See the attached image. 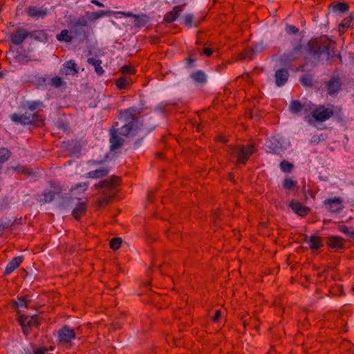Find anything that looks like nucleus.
<instances>
[{"label":"nucleus","mask_w":354,"mask_h":354,"mask_svg":"<svg viewBox=\"0 0 354 354\" xmlns=\"http://www.w3.org/2000/svg\"><path fill=\"white\" fill-rule=\"evenodd\" d=\"M305 59L315 65L326 62L332 64L339 59L341 64L342 56L336 48V42L327 35L312 38L304 47Z\"/></svg>","instance_id":"f257e3e1"},{"label":"nucleus","mask_w":354,"mask_h":354,"mask_svg":"<svg viewBox=\"0 0 354 354\" xmlns=\"http://www.w3.org/2000/svg\"><path fill=\"white\" fill-rule=\"evenodd\" d=\"M142 110L136 107L121 110L118 115V119L124 124L120 128H112L110 133V150L115 151L121 148L124 145V139L119 135L124 136H135L142 126L140 119L138 117Z\"/></svg>","instance_id":"f03ea898"},{"label":"nucleus","mask_w":354,"mask_h":354,"mask_svg":"<svg viewBox=\"0 0 354 354\" xmlns=\"http://www.w3.org/2000/svg\"><path fill=\"white\" fill-rule=\"evenodd\" d=\"M28 111L24 113H15L10 115V118L12 122L22 125H32L37 127L44 125V119L41 115L38 112L30 113Z\"/></svg>","instance_id":"7ed1b4c3"},{"label":"nucleus","mask_w":354,"mask_h":354,"mask_svg":"<svg viewBox=\"0 0 354 354\" xmlns=\"http://www.w3.org/2000/svg\"><path fill=\"white\" fill-rule=\"evenodd\" d=\"M256 151L254 145H236L229 147L228 153L236 158V163L245 165L250 157Z\"/></svg>","instance_id":"20e7f679"},{"label":"nucleus","mask_w":354,"mask_h":354,"mask_svg":"<svg viewBox=\"0 0 354 354\" xmlns=\"http://www.w3.org/2000/svg\"><path fill=\"white\" fill-rule=\"evenodd\" d=\"M17 320L26 336L28 335L33 328H39L41 324V320L38 315L28 316L17 313Z\"/></svg>","instance_id":"39448f33"},{"label":"nucleus","mask_w":354,"mask_h":354,"mask_svg":"<svg viewBox=\"0 0 354 354\" xmlns=\"http://www.w3.org/2000/svg\"><path fill=\"white\" fill-rule=\"evenodd\" d=\"M77 334L73 328L64 326L57 331V342L59 345L65 348H71L73 341L76 339Z\"/></svg>","instance_id":"423d86ee"},{"label":"nucleus","mask_w":354,"mask_h":354,"mask_svg":"<svg viewBox=\"0 0 354 354\" xmlns=\"http://www.w3.org/2000/svg\"><path fill=\"white\" fill-rule=\"evenodd\" d=\"M301 52L302 46L301 44H298L290 51L283 53L280 57V61L285 65L290 64L297 60L301 57Z\"/></svg>","instance_id":"0eeeda50"},{"label":"nucleus","mask_w":354,"mask_h":354,"mask_svg":"<svg viewBox=\"0 0 354 354\" xmlns=\"http://www.w3.org/2000/svg\"><path fill=\"white\" fill-rule=\"evenodd\" d=\"M28 37V31L23 27L17 28L9 34L8 38L14 45L21 44Z\"/></svg>","instance_id":"6e6552de"},{"label":"nucleus","mask_w":354,"mask_h":354,"mask_svg":"<svg viewBox=\"0 0 354 354\" xmlns=\"http://www.w3.org/2000/svg\"><path fill=\"white\" fill-rule=\"evenodd\" d=\"M343 199L341 197L326 198L324 201L323 205L327 211L331 213H338L343 208Z\"/></svg>","instance_id":"1a4fd4ad"},{"label":"nucleus","mask_w":354,"mask_h":354,"mask_svg":"<svg viewBox=\"0 0 354 354\" xmlns=\"http://www.w3.org/2000/svg\"><path fill=\"white\" fill-rule=\"evenodd\" d=\"M115 14L121 15L124 17H131L133 19V24L135 26L140 28L145 26L148 22L149 18L146 15H134L130 12H116Z\"/></svg>","instance_id":"9d476101"},{"label":"nucleus","mask_w":354,"mask_h":354,"mask_svg":"<svg viewBox=\"0 0 354 354\" xmlns=\"http://www.w3.org/2000/svg\"><path fill=\"white\" fill-rule=\"evenodd\" d=\"M333 115V111L324 106L315 109L312 112L313 118L317 122H324Z\"/></svg>","instance_id":"9b49d317"},{"label":"nucleus","mask_w":354,"mask_h":354,"mask_svg":"<svg viewBox=\"0 0 354 354\" xmlns=\"http://www.w3.org/2000/svg\"><path fill=\"white\" fill-rule=\"evenodd\" d=\"M28 17L35 20L44 19L48 13V10L43 7L29 6L26 9Z\"/></svg>","instance_id":"f8f14e48"},{"label":"nucleus","mask_w":354,"mask_h":354,"mask_svg":"<svg viewBox=\"0 0 354 354\" xmlns=\"http://www.w3.org/2000/svg\"><path fill=\"white\" fill-rule=\"evenodd\" d=\"M342 82L338 77H333L327 83L328 93L330 96L336 95L341 89Z\"/></svg>","instance_id":"ddd939ff"},{"label":"nucleus","mask_w":354,"mask_h":354,"mask_svg":"<svg viewBox=\"0 0 354 354\" xmlns=\"http://www.w3.org/2000/svg\"><path fill=\"white\" fill-rule=\"evenodd\" d=\"M120 178L117 176H113L110 180L106 179L100 181L95 185L96 189H106L107 190H112L114 189L115 185L119 182Z\"/></svg>","instance_id":"4468645a"},{"label":"nucleus","mask_w":354,"mask_h":354,"mask_svg":"<svg viewBox=\"0 0 354 354\" xmlns=\"http://www.w3.org/2000/svg\"><path fill=\"white\" fill-rule=\"evenodd\" d=\"M289 72L286 68H280L275 72L274 81L277 86H283L288 80Z\"/></svg>","instance_id":"2eb2a0df"},{"label":"nucleus","mask_w":354,"mask_h":354,"mask_svg":"<svg viewBox=\"0 0 354 354\" xmlns=\"http://www.w3.org/2000/svg\"><path fill=\"white\" fill-rule=\"evenodd\" d=\"M289 206L292 211L300 216H306L310 211V208L303 205L300 202L292 200Z\"/></svg>","instance_id":"dca6fc26"},{"label":"nucleus","mask_w":354,"mask_h":354,"mask_svg":"<svg viewBox=\"0 0 354 354\" xmlns=\"http://www.w3.org/2000/svg\"><path fill=\"white\" fill-rule=\"evenodd\" d=\"M61 73L68 75H77L79 73L77 65L73 59L66 61L63 64V68L61 69Z\"/></svg>","instance_id":"f3484780"},{"label":"nucleus","mask_w":354,"mask_h":354,"mask_svg":"<svg viewBox=\"0 0 354 354\" xmlns=\"http://www.w3.org/2000/svg\"><path fill=\"white\" fill-rule=\"evenodd\" d=\"M326 244L330 248L342 250L344 248V240L339 236H330L328 237Z\"/></svg>","instance_id":"a211bd4d"},{"label":"nucleus","mask_w":354,"mask_h":354,"mask_svg":"<svg viewBox=\"0 0 354 354\" xmlns=\"http://www.w3.org/2000/svg\"><path fill=\"white\" fill-rule=\"evenodd\" d=\"M24 258L22 256L13 258L7 265L4 271V275H9L14 272L23 262Z\"/></svg>","instance_id":"6ab92c4d"},{"label":"nucleus","mask_w":354,"mask_h":354,"mask_svg":"<svg viewBox=\"0 0 354 354\" xmlns=\"http://www.w3.org/2000/svg\"><path fill=\"white\" fill-rule=\"evenodd\" d=\"M311 107L308 104H302L299 100H292L289 106V111L292 114H297L302 110L308 111Z\"/></svg>","instance_id":"aec40b11"},{"label":"nucleus","mask_w":354,"mask_h":354,"mask_svg":"<svg viewBox=\"0 0 354 354\" xmlns=\"http://www.w3.org/2000/svg\"><path fill=\"white\" fill-rule=\"evenodd\" d=\"M183 5L176 6L173 8L172 10L167 12L164 17V21L167 23H171L174 21L176 18L183 12Z\"/></svg>","instance_id":"412c9836"},{"label":"nucleus","mask_w":354,"mask_h":354,"mask_svg":"<svg viewBox=\"0 0 354 354\" xmlns=\"http://www.w3.org/2000/svg\"><path fill=\"white\" fill-rule=\"evenodd\" d=\"M330 11L334 13H345L348 11L349 6L344 2H333L328 6Z\"/></svg>","instance_id":"4be33fe9"},{"label":"nucleus","mask_w":354,"mask_h":354,"mask_svg":"<svg viewBox=\"0 0 354 354\" xmlns=\"http://www.w3.org/2000/svg\"><path fill=\"white\" fill-rule=\"evenodd\" d=\"M189 77L192 80L197 84L203 85L207 82L205 73L201 70L192 72Z\"/></svg>","instance_id":"5701e85b"},{"label":"nucleus","mask_w":354,"mask_h":354,"mask_svg":"<svg viewBox=\"0 0 354 354\" xmlns=\"http://www.w3.org/2000/svg\"><path fill=\"white\" fill-rule=\"evenodd\" d=\"M87 210V205L85 202L79 203L74 208L72 215L75 220H80L83 216L85 215Z\"/></svg>","instance_id":"b1692460"},{"label":"nucleus","mask_w":354,"mask_h":354,"mask_svg":"<svg viewBox=\"0 0 354 354\" xmlns=\"http://www.w3.org/2000/svg\"><path fill=\"white\" fill-rule=\"evenodd\" d=\"M28 37H30L33 38L35 41L45 43L48 41V35L43 30L28 32Z\"/></svg>","instance_id":"393cba45"},{"label":"nucleus","mask_w":354,"mask_h":354,"mask_svg":"<svg viewBox=\"0 0 354 354\" xmlns=\"http://www.w3.org/2000/svg\"><path fill=\"white\" fill-rule=\"evenodd\" d=\"M109 172V169L106 167L102 168L100 169H95L88 172L86 174V177L89 178H100L106 176Z\"/></svg>","instance_id":"a878e982"},{"label":"nucleus","mask_w":354,"mask_h":354,"mask_svg":"<svg viewBox=\"0 0 354 354\" xmlns=\"http://www.w3.org/2000/svg\"><path fill=\"white\" fill-rule=\"evenodd\" d=\"M44 107V103L41 101H30L24 105V108L31 112L41 111Z\"/></svg>","instance_id":"bb28decb"},{"label":"nucleus","mask_w":354,"mask_h":354,"mask_svg":"<svg viewBox=\"0 0 354 354\" xmlns=\"http://www.w3.org/2000/svg\"><path fill=\"white\" fill-rule=\"evenodd\" d=\"M306 241L309 243V247L312 250H318L323 246L322 238L317 236H311L309 239Z\"/></svg>","instance_id":"cd10ccee"},{"label":"nucleus","mask_w":354,"mask_h":354,"mask_svg":"<svg viewBox=\"0 0 354 354\" xmlns=\"http://www.w3.org/2000/svg\"><path fill=\"white\" fill-rule=\"evenodd\" d=\"M112 14L115 15V12H113L110 10H109V11L100 10L98 12H90V13L88 12L86 14V16L91 21H94L104 16H106V15L110 16Z\"/></svg>","instance_id":"c85d7f7f"},{"label":"nucleus","mask_w":354,"mask_h":354,"mask_svg":"<svg viewBox=\"0 0 354 354\" xmlns=\"http://www.w3.org/2000/svg\"><path fill=\"white\" fill-rule=\"evenodd\" d=\"M131 84V78L127 76H123L115 80V85L119 89H127Z\"/></svg>","instance_id":"c756f323"},{"label":"nucleus","mask_w":354,"mask_h":354,"mask_svg":"<svg viewBox=\"0 0 354 354\" xmlns=\"http://www.w3.org/2000/svg\"><path fill=\"white\" fill-rule=\"evenodd\" d=\"M88 25V20L86 16H82L77 18L71 25V32H76L77 28L85 27Z\"/></svg>","instance_id":"7c9ffc66"},{"label":"nucleus","mask_w":354,"mask_h":354,"mask_svg":"<svg viewBox=\"0 0 354 354\" xmlns=\"http://www.w3.org/2000/svg\"><path fill=\"white\" fill-rule=\"evenodd\" d=\"M88 64L93 65L95 68V71L98 75H102L104 73V69L101 66L102 61L100 59H96L93 57H89L87 59Z\"/></svg>","instance_id":"2f4dec72"},{"label":"nucleus","mask_w":354,"mask_h":354,"mask_svg":"<svg viewBox=\"0 0 354 354\" xmlns=\"http://www.w3.org/2000/svg\"><path fill=\"white\" fill-rule=\"evenodd\" d=\"M56 37L58 41L66 42H71L73 39V36L70 35L68 30L66 29L62 30Z\"/></svg>","instance_id":"473e14b6"},{"label":"nucleus","mask_w":354,"mask_h":354,"mask_svg":"<svg viewBox=\"0 0 354 354\" xmlns=\"http://www.w3.org/2000/svg\"><path fill=\"white\" fill-rule=\"evenodd\" d=\"M11 152L9 149L6 148H1L0 149V165L5 162H6L10 157Z\"/></svg>","instance_id":"72a5a7b5"},{"label":"nucleus","mask_w":354,"mask_h":354,"mask_svg":"<svg viewBox=\"0 0 354 354\" xmlns=\"http://www.w3.org/2000/svg\"><path fill=\"white\" fill-rule=\"evenodd\" d=\"M353 21V17L351 15H349L348 17L344 18L341 24H339V32H344L346 28H348Z\"/></svg>","instance_id":"f704fd0d"},{"label":"nucleus","mask_w":354,"mask_h":354,"mask_svg":"<svg viewBox=\"0 0 354 354\" xmlns=\"http://www.w3.org/2000/svg\"><path fill=\"white\" fill-rule=\"evenodd\" d=\"M256 53L253 48H245L240 55V59H251L253 58V55Z\"/></svg>","instance_id":"c9c22d12"},{"label":"nucleus","mask_w":354,"mask_h":354,"mask_svg":"<svg viewBox=\"0 0 354 354\" xmlns=\"http://www.w3.org/2000/svg\"><path fill=\"white\" fill-rule=\"evenodd\" d=\"M297 181L290 178H286L283 182V187L286 189L291 190L297 186Z\"/></svg>","instance_id":"e433bc0d"},{"label":"nucleus","mask_w":354,"mask_h":354,"mask_svg":"<svg viewBox=\"0 0 354 354\" xmlns=\"http://www.w3.org/2000/svg\"><path fill=\"white\" fill-rule=\"evenodd\" d=\"M281 169L286 173H290L292 170L294 165L287 160H283L280 162Z\"/></svg>","instance_id":"4c0bfd02"},{"label":"nucleus","mask_w":354,"mask_h":354,"mask_svg":"<svg viewBox=\"0 0 354 354\" xmlns=\"http://www.w3.org/2000/svg\"><path fill=\"white\" fill-rule=\"evenodd\" d=\"M50 84L55 88H59L65 84L63 79L60 77L55 76L50 79Z\"/></svg>","instance_id":"58836bf2"},{"label":"nucleus","mask_w":354,"mask_h":354,"mask_svg":"<svg viewBox=\"0 0 354 354\" xmlns=\"http://www.w3.org/2000/svg\"><path fill=\"white\" fill-rule=\"evenodd\" d=\"M122 243L121 238H113L109 243L110 248L113 250H118L120 248Z\"/></svg>","instance_id":"ea45409f"},{"label":"nucleus","mask_w":354,"mask_h":354,"mask_svg":"<svg viewBox=\"0 0 354 354\" xmlns=\"http://www.w3.org/2000/svg\"><path fill=\"white\" fill-rule=\"evenodd\" d=\"M17 301L15 302V304L19 307H27L28 303L30 300L28 299L26 296H21L17 298Z\"/></svg>","instance_id":"a19ab883"},{"label":"nucleus","mask_w":354,"mask_h":354,"mask_svg":"<svg viewBox=\"0 0 354 354\" xmlns=\"http://www.w3.org/2000/svg\"><path fill=\"white\" fill-rule=\"evenodd\" d=\"M44 196V203H50L55 198V192L46 191L42 194Z\"/></svg>","instance_id":"79ce46f5"},{"label":"nucleus","mask_w":354,"mask_h":354,"mask_svg":"<svg viewBox=\"0 0 354 354\" xmlns=\"http://www.w3.org/2000/svg\"><path fill=\"white\" fill-rule=\"evenodd\" d=\"M113 197V196H105V197H103L100 199L98 200L97 201V205L100 207H105L106 205H108L110 201H111V199Z\"/></svg>","instance_id":"37998d69"},{"label":"nucleus","mask_w":354,"mask_h":354,"mask_svg":"<svg viewBox=\"0 0 354 354\" xmlns=\"http://www.w3.org/2000/svg\"><path fill=\"white\" fill-rule=\"evenodd\" d=\"M300 82L301 83V84H303L304 86H311L312 85V77L308 74L304 75L300 78Z\"/></svg>","instance_id":"c03bdc74"},{"label":"nucleus","mask_w":354,"mask_h":354,"mask_svg":"<svg viewBox=\"0 0 354 354\" xmlns=\"http://www.w3.org/2000/svg\"><path fill=\"white\" fill-rule=\"evenodd\" d=\"M268 46L263 41L257 43L253 47L256 53H259L267 49Z\"/></svg>","instance_id":"a18cd8bd"},{"label":"nucleus","mask_w":354,"mask_h":354,"mask_svg":"<svg viewBox=\"0 0 354 354\" xmlns=\"http://www.w3.org/2000/svg\"><path fill=\"white\" fill-rule=\"evenodd\" d=\"M189 56L185 59V63L187 68H192L194 66L195 59L192 57L194 56L195 54L192 53H189Z\"/></svg>","instance_id":"49530a36"},{"label":"nucleus","mask_w":354,"mask_h":354,"mask_svg":"<svg viewBox=\"0 0 354 354\" xmlns=\"http://www.w3.org/2000/svg\"><path fill=\"white\" fill-rule=\"evenodd\" d=\"M121 72L123 73V74H134L136 73V70L135 68L131 66H129V65H124L122 68H121Z\"/></svg>","instance_id":"de8ad7c7"},{"label":"nucleus","mask_w":354,"mask_h":354,"mask_svg":"<svg viewBox=\"0 0 354 354\" xmlns=\"http://www.w3.org/2000/svg\"><path fill=\"white\" fill-rule=\"evenodd\" d=\"M194 16L192 14H187L184 16L183 24L188 26L192 27Z\"/></svg>","instance_id":"09e8293b"},{"label":"nucleus","mask_w":354,"mask_h":354,"mask_svg":"<svg viewBox=\"0 0 354 354\" xmlns=\"http://www.w3.org/2000/svg\"><path fill=\"white\" fill-rule=\"evenodd\" d=\"M14 170L18 174H22L26 175L29 174L27 169L24 166H17L14 168Z\"/></svg>","instance_id":"8fccbe9b"},{"label":"nucleus","mask_w":354,"mask_h":354,"mask_svg":"<svg viewBox=\"0 0 354 354\" xmlns=\"http://www.w3.org/2000/svg\"><path fill=\"white\" fill-rule=\"evenodd\" d=\"M286 31L289 34H297L299 32V28L295 26L289 25L286 27Z\"/></svg>","instance_id":"3c124183"},{"label":"nucleus","mask_w":354,"mask_h":354,"mask_svg":"<svg viewBox=\"0 0 354 354\" xmlns=\"http://www.w3.org/2000/svg\"><path fill=\"white\" fill-rule=\"evenodd\" d=\"M105 162V160H91L88 161V164L93 167H97L98 165H101Z\"/></svg>","instance_id":"603ef678"},{"label":"nucleus","mask_w":354,"mask_h":354,"mask_svg":"<svg viewBox=\"0 0 354 354\" xmlns=\"http://www.w3.org/2000/svg\"><path fill=\"white\" fill-rule=\"evenodd\" d=\"M221 316V313L219 310H217L216 312H215V314L212 318V321L214 322H216L219 320L220 317Z\"/></svg>","instance_id":"864d4df0"},{"label":"nucleus","mask_w":354,"mask_h":354,"mask_svg":"<svg viewBox=\"0 0 354 354\" xmlns=\"http://www.w3.org/2000/svg\"><path fill=\"white\" fill-rule=\"evenodd\" d=\"M47 349L45 348H37L34 350L33 354H45Z\"/></svg>","instance_id":"5fc2aeb1"},{"label":"nucleus","mask_w":354,"mask_h":354,"mask_svg":"<svg viewBox=\"0 0 354 354\" xmlns=\"http://www.w3.org/2000/svg\"><path fill=\"white\" fill-rule=\"evenodd\" d=\"M213 53V50L209 48H205L203 50V54L207 57H210Z\"/></svg>","instance_id":"6e6d98bb"},{"label":"nucleus","mask_w":354,"mask_h":354,"mask_svg":"<svg viewBox=\"0 0 354 354\" xmlns=\"http://www.w3.org/2000/svg\"><path fill=\"white\" fill-rule=\"evenodd\" d=\"M79 187H82L84 189V190H86L88 187V183H80V184L76 185L75 188L77 189Z\"/></svg>","instance_id":"4d7b16f0"},{"label":"nucleus","mask_w":354,"mask_h":354,"mask_svg":"<svg viewBox=\"0 0 354 354\" xmlns=\"http://www.w3.org/2000/svg\"><path fill=\"white\" fill-rule=\"evenodd\" d=\"M91 3L99 6V7H103L104 4L98 1L97 0H92Z\"/></svg>","instance_id":"13d9d810"},{"label":"nucleus","mask_w":354,"mask_h":354,"mask_svg":"<svg viewBox=\"0 0 354 354\" xmlns=\"http://www.w3.org/2000/svg\"><path fill=\"white\" fill-rule=\"evenodd\" d=\"M219 140L223 143H225L227 142V139L225 138H224V137H220Z\"/></svg>","instance_id":"bf43d9fd"},{"label":"nucleus","mask_w":354,"mask_h":354,"mask_svg":"<svg viewBox=\"0 0 354 354\" xmlns=\"http://www.w3.org/2000/svg\"><path fill=\"white\" fill-rule=\"evenodd\" d=\"M75 30H76V32H73V33H75V35H77V34H79V33H80V29H79V28H77Z\"/></svg>","instance_id":"052dcab7"},{"label":"nucleus","mask_w":354,"mask_h":354,"mask_svg":"<svg viewBox=\"0 0 354 354\" xmlns=\"http://www.w3.org/2000/svg\"><path fill=\"white\" fill-rule=\"evenodd\" d=\"M1 228L4 229V228H6V226H4V225H0V230H1Z\"/></svg>","instance_id":"680f3d73"},{"label":"nucleus","mask_w":354,"mask_h":354,"mask_svg":"<svg viewBox=\"0 0 354 354\" xmlns=\"http://www.w3.org/2000/svg\"><path fill=\"white\" fill-rule=\"evenodd\" d=\"M301 71H304V66H301Z\"/></svg>","instance_id":"e2e57ef3"},{"label":"nucleus","mask_w":354,"mask_h":354,"mask_svg":"<svg viewBox=\"0 0 354 354\" xmlns=\"http://www.w3.org/2000/svg\"><path fill=\"white\" fill-rule=\"evenodd\" d=\"M3 72H0V77H3Z\"/></svg>","instance_id":"0e129e2a"},{"label":"nucleus","mask_w":354,"mask_h":354,"mask_svg":"<svg viewBox=\"0 0 354 354\" xmlns=\"http://www.w3.org/2000/svg\"><path fill=\"white\" fill-rule=\"evenodd\" d=\"M162 153H158V156L159 157H162Z\"/></svg>","instance_id":"69168bd1"},{"label":"nucleus","mask_w":354,"mask_h":354,"mask_svg":"<svg viewBox=\"0 0 354 354\" xmlns=\"http://www.w3.org/2000/svg\"><path fill=\"white\" fill-rule=\"evenodd\" d=\"M346 230H347V227H345V230H343L344 232H346Z\"/></svg>","instance_id":"338daca9"},{"label":"nucleus","mask_w":354,"mask_h":354,"mask_svg":"<svg viewBox=\"0 0 354 354\" xmlns=\"http://www.w3.org/2000/svg\"><path fill=\"white\" fill-rule=\"evenodd\" d=\"M102 194L103 195H105V194H106V192H102Z\"/></svg>","instance_id":"774afa93"}]
</instances>
